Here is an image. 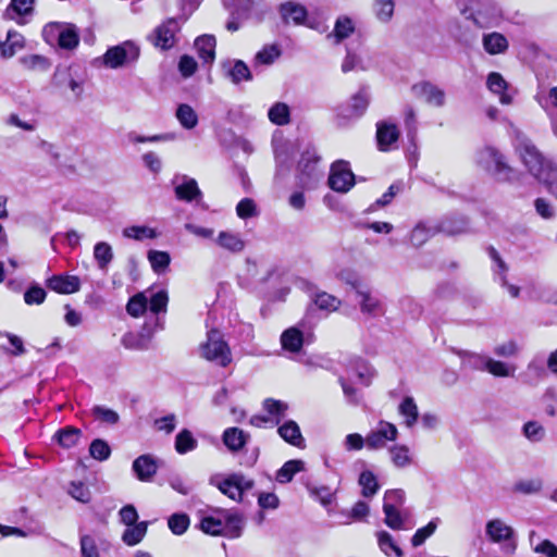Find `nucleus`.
Wrapping results in <instances>:
<instances>
[{
	"label": "nucleus",
	"mask_w": 557,
	"mask_h": 557,
	"mask_svg": "<svg viewBox=\"0 0 557 557\" xmlns=\"http://www.w3.org/2000/svg\"><path fill=\"white\" fill-rule=\"evenodd\" d=\"M459 11L481 28L490 27L500 16L499 7L491 0H457Z\"/></svg>",
	"instance_id": "obj_1"
},
{
	"label": "nucleus",
	"mask_w": 557,
	"mask_h": 557,
	"mask_svg": "<svg viewBox=\"0 0 557 557\" xmlns=\"http://www.w3.org/2000/svg\"><path fill=\"white\" fill-rule=\"evenodd\" d=\"M515 150L518 153L521 162L528 169L529 173L536 177L541 176L543 171L552 160L546 159L536 146L520 132L516 133L513 140Z\"/></svg>",
	"instance_id": "obj_2"
},
{
	"label": "nucleus",
	"mask_w": 557,
	"mask_h": 557,
	"mask_svg": "<svg viewBox=\"0 0 557 557\" xmlns=\"http://www.w3.org/2000/svg\"><path fill=\"white\" fill-rule=\"evenodd\" d=\"M199 354L203 359L220 367H227L232 362L230 346L218 330L207 333V339L199 345Z\"/></svg>",
	"instance_id": "obj_3"
},
{
	"label": "nucleus",
	"mask_w": 557,
	"mask_h": 557,
	"mask_svg": "<svg viewBox=\"0 0 557 557\" xmlns=\"http://www.w3.org/2000/svg\"><path fill=\"white\" fill-rule=\"evenodd\" d=\"M476 162L487 171H492L499 180L509 181L513 170L505 156L494 147H484L476 154Z\"/></svg>",
	"instance_id": "obj_4"
},
{
	"label": "nucleus",
	"mask_w": 557,
	"mask_h": 557,
	"mask_svg": "<svg viewBox=\"0 0 557 557\" xmlns=\"http://www.w3.org/2000/svg\"><path fill=\"white\" fill-rule=\"evenodd\" d=\"M222 2L224 8L231 12V17L225 25L230 33L239 30L240 18L259 12L263 5V0H222Z\"/></svg>",
	"instance_id": "obj_5"
},
{
	"label": "nucleus",
	"mask_w": 557,
	"mask_h": 557,
	"mask_svg": "<svg viewBox=\"0 0 557 557\" xmlns=\"http://www.w3.org/2000/svg\"><path fill=\"white\" fill-rule=\"evenodd\" d=\"M139 57L138 46L131 40L111 47L103 55V63L110 69H117L135 62Z\"/></svg>",
	"instance_id": "obj_6"
},
{
	"label": "nucleus",
	"mask_w": 557,
	"mask_h": 557,
	"mask_svg": "<svg viewBox=\"0 0 557 557\" xmlns=\"http://www.w3.org/2000/svg\"><path fill=\"white\" fill-rule=\"evenodd\" d=\"M398 430L395 424L381 420L374 429L366 436V446L369 449H382L387 442L397 440Z\"/></svg>",
	"instance_id": "obj_7"
},
{
	"label": "nucleus",
	"mask_w": 557,
	"mask_h": 557,
	"mask_svg": "<svg viewBox=\"0 0 557 557\" xmlns=\"http://www.w3.org/2000/svg\"><path fill=\"white\" fill-rule=\"evenodd\" d=\"M355 185V175L346 161L339 160L332 164L329 186L337 193H347Z\"/></svg>",
	"instance_id": "obj_8"
},
{
	"label": "nucleus",
	"mask_w": 557,
	"mask_h": 557,
	"mask_svg": "<svg viewBox=\"0 0 557 557\" xmlns=\"http://www.w3.org/2000/svg\"><path fill=\"white\" fill-rule=\"evenodd\" d=\"M253 482L240 473H234L218 484V488L235 502H240L243 493L252 487Z\"/></svg>",
	"instance_id": "obj_9"
},
{
	"label": "nucleus",
	"mask_w": 557,
	"mask_h": 557,
	"mask_svg": "<svg viewBox=\"0 0 557 557\" xmlns=\"http://www.w3.org/2000/svg\"><path fill=\"white\" fill-rule=\"evenodd\" d=\"M486 536L493 543H506L510 550H515V530L502 519H492L485 525Z\"/></svg>",
	"instance_id": "obj_10"
},
{
	"label": "nucleus",
	"mask_w": 557,
	"mask_h": 557,
	"mask_svg": "<svg viewBox=\"0 0 557 557\" xmlns=\"http://www.w3.org/2000/svg\"><path fill=\"white\" fill-rule=\"evenodd\" d=\"M356 296L360 311L370 317H379L384 314V305L379 297L373 295L369 288L362 286L357 288Z\"/></svg>",
	"instance_id": "obj_11"
},
{
	"label": "nucleus",
	"mask_w": 557,
	"mask_h": 557,
	"mask_svg": "<svg viewBox=\"0 0 557 557\" xmlns=\"http://www.w3.org/2000/svg\"><path fill=\"white\" fill-rule=\"evenodd\" d=\"M215 513H220L223 517L224 532L223 535L236 539L242 535L245 519L238 511L225 510L214 508Z\"/></svg>",
	"instance_id": "obj_12"
},
{
	"label": "nucleus",
	"mask_w": 557,
	"mask_h": 557,
	"mask_svg": "<svg viewBox=\"0 0 557 557\" xmlns=\"http://www.w3.org/2000/svg\"><path fill=\"white\" fill-rule=\"evenodd\" d=\"M486 86L491 92L499 96V102L502 104L507 106L512 102L516 91L509 87L508 83L499 73H490L486 79Z\"/></svg>",
	"instance_id": "obj_13"
},
{
	"label": "nucleus",
	"mask_w": 557,
	"mask_h": 557,
	"mask_svg": "<svg viewBox=\"0 0 557 557\" xmlns=\"http://www.w3.org/2000/svg\"><path fill=\"white\" fill-rule=\"evenodd\" d=\"M399 131L396 124L381 121L376 123V140L379 149L387 151L393 149L399 138Z\"/></svg>",
	"instance_id": "obj_14"
},
{
	"label": "nucleus",
	"mask_w": 557,
	"mask_h": 557,
	"mask_svg": "<svg viewBox=\"0 0 557 557\" xmlns=\"http://www.w3.org/2000/svg\"><path fill=\"white\" fill-rule=\"evenodd\" d=\"M157 331L153 326H151L150 322H146L143 326V330L138 334L127 333L122 338V344L125 348L144 350L149 347V343L153 336V333Z\"/></svg>",
	"instance_id": "obj_15"
},
{
	"label": "nucleus",
	"mask_w": 557,
	"mask_h": 557,
	"mask_svg": "<svg viewBox=\"0 0 557 557\" xmlns=\"http://www.w3.org/2000/svg\"><path fill=\"white\" fill-rule=\"evenodd\" d=\"M46 285L49 289L59 294H73L79 290L81 280L75 275H52L47 278Z\"/></svg>",
	"instance_id": "obj_16"
},
{
	"label": "nucleus",
	"mask_w": 557,
	"mask_h": 557,
	"mask_svg": "<svg viewBox=\"0 0 557 557\" xmlns=\"http://www.w3.org/2000/svg\"><path fill=\"white\" fill-rule=\"evenodd\" d=\"M148 296V307L149 311L154 314V317L151 320H148L147 322H150L151 326L154 329H162L163 323L161 321V318L159 317V313H164L166 311L168 306V294L164 290H159L157 293H150Z\"/></svg>",
	"instance_id": "obj_17"
},
{
	"label": "nucleus",
	"mask_w": 557,
	"mask_h": 557,
	"mask_svg": "<svg viewBox=\"0 0 557 557\" xmlns=\"http://www.w3.org/2000/svg\"><path fill=\"white\" fill-rule=\"evenodd\" d=\"M413 90L417 96L423 98L432 107L441 108L445 104V91L431 83L424 82L414 85Z\"/></svg>",
	"instance_id": "obj_18"
},
{
	"label": "nucleus",
	"mask_w": 557,
	"mask_h": 557,
	"mask_svg": "<svg viewBox=\"0 0 557 557\" xmlns=\"http://www.w3.org/2000/svg\"><path fill=\"white\" fill-rule=\"evenodd\" d=\"M34 3L35 0H11L3 16L4 18L16 21L18 24H25V17L34 11Z\"/></svg>",
	"instance_id": "obj_19"
},
{
	"label": "nucleus",
	"mask_w": 557,
	"mask_h": 557,
	"mask_svg": "<svg viewBox=\"0 0 557 557\" xmlns=\"http://www.w3.org/2000/svg\"><path fill=\"white\" fill-rule=\"evenodd\" d=\"M370 102V96L366 88H361L355 94L347 107L343 111V115L348 119H356L363 115Z\"/></svg>",
	"instance_id": "obj_20"
},
{
	"label": "nucleus",
	"mask_w": 557,
	"mask_h": 557,
	"mask_svg": "<svg viewBox=\"0 0 557 557\" xmlns=\"http://www.w3.org/2000/svg\"><path fill=\"white\" fill-rule=\"evenodd\" d=\"M132 468L138 480L147 482L157 473L158 465L151 455H141L133 461Z\"/></svg>",
	"instance_id": "obj_21"
},
{
	"label": "nucleus",
	"mask_w": 557,
	"mask_h": 557,
	"mask_svg": "<svg viewBox=\"0 0 557 557\" xmlns=\"http://www.w3.org/2000/svg\"><path fill=\"white\" fill-rule=\"evenodd\" d=\"M249 438V433L236 426L225 429L222 435L223 444L232 453L242 450Z\"/></svg>",
	"instance_id": "obj_22"
},
{
	"label": "nucleus",
	"mask_w": 557,
	"mask_h": 557,
	"mask_svg": "<svg viewBox=\"0 0 557 557\" xmlns=\"http://www.w3.org/2000/svg\"><path fill=\"white\" fill-rule=\"evenodd\" d=\"M280 14L286 24L299 25L306 21L307 10L298 2L287 1L280 5Z\"/></svg>",
	"instance_id": "obj_23"
},
{
	"label": "nucleus",
	"mask_w": 557,
	"mask_h": 557,
	"mask_svg": "<svg viewBox=\"0 0 557 557\" xmlns=\"http://www.w3.org/2000/svg\"><path fill=\"white\" fill-rule=\"evenodd\" d=\"M219 247L232 253H239L245 248V240L237 233L231 231H222L215 238Z\"/></svg>",
	"instance_id": "obj_24"
},
{
	"label": "nucleus",
	"mask_w": 557,
	"mask_h": 557,
	"mask_svg": "<svg viewBox=\"0 0 557 557\" xmlns=\"http://www.w3.org/2000/svg\"><path fill=\"white\" fill-rule=\"evenodd\" d=\"M484 366V370L497 377H509L513 376L516 367L512 364L505 363L499 360H495L488 357H475Z\"/></svg>",
	"instance_id": "obj_25"
},
{
	"label": "nucleus",
	"mask_w": 557,
	"mask_h": 557,
	"mask_svg": "<svg viewBox=\"0 0 557 557\" xmlns=\"http://www.w3.org/2000/svg\"><path fill=\"white\" fill-rule=\"evenodd\" d=\"M277 433L285 442L295 447L302 448L305 446V440L301 435L300 428L293 420H288L282 424L277 429Z\"/></svg>",
	"instance_id": "obj_26"
},
{
	"label": "nucleus",
	"mask_w": 557,
	"mask_h": 557,
	"mask_svg": "<svg viewBox=\"0 0 557 557\" xmlns=\"http://www.w3.org/2000/svg\"><path fill=\"white\" fill-rule=\"evenodd\" d=\"M282 347L290 352H298L304 345V334L298 326L285 330L281 335Z\"/></svg>",
	"instance_id": "obj_27"
},
{
	"label": "nucleus",
	"mask_w": 557,
	"mask_h": 557,
	"mask_svg": "<svg viewBox=\"0 0 557 557\" xmlns=\"http://www.w3.org/2000/svg\"><path fill=\"white\" fill-rule=\"evenodd\" d=\"M175 196L187 202L201 197V190L195 178L183 176V182L175 187Z\"/></svg>",
	"instance_id": "obj_28"
},
{
	"label": "nucleus",
	"mask_w": 557,
	"mask_h": 557,
	"mask_svg": "<svg viewBox=\"0 0 557 557\" xmlns=\"http://www.w3.org/2000/svg\"><path fill=\"white\" fill-rule=\"evenodd\" d=\"M211 512L212 513L201 516L199 523L200 530L213 536L223 535V517L220 513H215L214 509H211Z\"/></svg>",
	"instance_id": "obj_29"
},
{
	"label": "nucleus",
	"mask_w": 557,
	"mask_h": 557,
	"mask_svg": "<svg viewBox=\"0 0 557 557\" xmlns=\"http://www.w3.org/2000/svg\"><path fill=\"white\" fill-rule=\"evenodd\" d=\"M437 233L447 235L462 234L468 230V221L463 216H448L436 224Z\"/></svg>",
	"instance_id": "obj_30"
},
{
	"label": "nucleus",
	"mask_w": 557,
	"mask_h": 557,
	"mask_svg": "<svg viewBox=\"0 0 557 557\" xmlns=\"http://www.w3.org/2000/svg\"><path fill=\"white\" fill-rule=\"evenodd\" d=\"M346 38L351 39V40L349 42L345 44L347 54L342 63V70L345 73L357 67V65L359 63V59L356 54V50L360 46V42H359L358 38H356V37H336L335 44L339 45L342 42V39H346Z\"/></svg>",
	"instance_id": "obj_31"
},
{
	"label": "nucleus",
	"mask_w": 557,
	"mask_h": 557,
	"mask_svg": "<svg viewBox=\"0 0 557 557\" xmlns=\"http://www.w3.org/2000/svg\"><path fill=\"white\" fill-rule=\"evenodd\" d=\"M198 57L205 63H212L215 59V37H196L194 42Z\"/></svg>",
	"instance_id": "obj_32"
},
{
	"label": "nucleus",
	"mask_w": 557,
	"mask_h": 557,
	"mask_svg": "<svg viewBox=\"0 0 557 557\" xmlns=\"http://www.w3.org/2000/svg\"><path fill=\"white\" fill-rule=\"evenodd\" d=\"M437 233L436 224L428 225L425 222L418 223L410 233V243L414 247H420Z\"/></svg>",
	"instance_id": "obj_33"
},
{
	"label": "nucleus",
	"mask_w": 557,
	"mask_h": 557,
	"mask_svg": "<svg viewBox=\"0 0 557 557\" xmlns=\"http://www.w3.org/2000/svg\"><path fill=\"white\" fill-rule=\"evenodd\" d=\"M263 409L268 412L269 417L271 418L272 424L277 425L281 422V420L285 417L286 411L288 410V405L282 400L267 398L263 401Z\"/></svg>",
	"instance_id": "obj_34"
},
{
	"label": "nucleus",
	"mask_w": 557,
	"mask_h": 557,
	"mask_svg": "<svg viewBox=\"0 0 557 557\" xmlns=\"http://www.w3.org/2000/svg\"><path fill=\"white\" fill-rule=\"evenodd\" d=\"M391 460L397 468H406L413 461L410 448L407 445H394L389 448Z\"/></svg>",
	"instance_id": "obj_35"
},
{
	"label": "nucleus",
	"mask_w": 557,
	"mask_h": 557,
	"mask_svg": "<svg viewBox=\"0 0 557 557\" xmlns=\"http://www.w3.org/2000/svg\"><path fill=\"white\" fill-rule=\"evenodd\" d=\"M94 258L100 270L104 271L113 260V249L107 242H99L94 247Z\"/></svg>",
	"instance_id": "obj_36"
},
{
	"label": "nucleus",
	"mask_w": 557,
	"mask_h": 557,
	"mask_svg": "<svg viewBox=\"0 0 557 557\" xmlns=\"http://www.w3.org/2000/svg\"><path fill=\"white\" fill-rule=\"evenodd\" d=\"M535 178L545 185L548 193L557 198V164L555 162L550 161L548 164H546L542 175L536 176Z\"/></svg>",
	"instance_id": "obj_37"
},
{
	"label": "nucleus",
	"mask_w": 557,
	"mask_h": 557,
	"mask_svg": "<svg viewBox=\"0 0 557 557\" xmlns=\"http://www.w3.org/2000/svg\"><path fill=\"white\" fill-rule=\"evenodd\" d=\"M399 413L405 418V424L407 428H412L419 417L418 406L414 403V399L410 396L404 398V400L399 405Z\"/></svg>",
	"instance_id": "obj_38"
},
{
	"label": "nucleus",
	"mask_w": 557,
	"mask_h": 557,
	"mask_svg": "<svg viewBox=\"0 0 557 557\" xmlns=\"http://www.w3.org/2000/svg\"><path fill=\"white\" fill-rule=\"evenodd\" d=\"M305 469V463L301 460L294 459L286 461L276 473V481L280 483H288L293 480L294 475Z\"/></svg>",
	"instance_id": "obj_39"
},
{
	"label": "nucleus",
	"mask_w": 557,
	"mask_h": 557,
	"mask_svg": "<svg viewBox=\"0 0 557 557\" xmlns=\"http://www.w3.org/2000/svg\"><path fill=\"white\" fill-rule=\"evenodd\" d=\"M175 115L180 124L186 129H193L198 124V115L189 104H180Z\"/></svg>",
	"instance_id": "obj_40"
},
{
	"label": "nucleus",
	"mask_w": 557,
	"mask_h": 557,
	"mask_svg": "<svg viewBox=\"0 0 557 557\" xmlns=\"http://www.w3.org/2000/svg\"><path fill=\"white\" fill-rule=\"evenodd\" d=\"M147 528L148 523L146 521L127 527L122 535L123 542L129 546L138 544L146 535Z\"/></svg>",
	"instance_id": "obj_41"
},
{
	"label": "nucleus",
	"mask_w": 557,
	"mask_h": 557,
	"mask_svg": "<svg viewBox=\"0 0 557 557\" xmlns=\"http://www.w3.org/2000/svg\"><path fill=\"white\" fill-rule=\"evenodd\" d=\"M189 15L182 12L178 17H169L154 29V35H175L181 30L183 23L187 21Z\"/></svg>",
	"instance_id": "obj_42"
},
{
	"label": "nucleus",
	"mask_w": 557,
	"mask_h": 557,
	"mask_svg": "<svg viewBox=\"0 0 557 557\" xmlns=\"http://www.w3.org/2000/svg\"><path fill=\"white\" fill-rule=\"evenodd\" d=\"M268 116L275 125H286L290 120L289 107L284 102H276L270 108Z\"/></svg>",
	"instance_id": "obj_43"
},
{
	"label": "nucleus",
	"mask_w": 557,
	"mask_h": 557,
	"mask_svg": "<svg viewBox=\"0 0 557 557\" xmlns=\"http://www.w3.org/2000/svg\"><path fill=\"white\" fill-rule=\"evenodd\" d=\"M79 32L72 23L50 22L45 25L42 35H78Z\"/></svg>",
	"instance_id": "obj_44"
},
{
	"label": "nucleus",
	"mask_w": 557,
	"mask_h": 557,
	"mask_svg": "<svg viewBox=\"0 0 557 557\" xmlns=\"http://www.w3.org/2000/svg\"><path fill=\"white\" fill-rule=\"evenodd\" d=\"M197 447V441L191 432L187 429L182 430L175 437V449L178 454L184 455Z\"/></svg>",
	"instance_id": "obj_45"
},
{
	"label": "nucleus",
	"mask_w": 557,
	"mask_h": 557,
	"mask_svg": "<svg viewBox=\"0 0 557 557\" xmlns=\"http://www.w3.org/2000/svg\"><path fill=\"white\" fill-rule=\"evenodd\" d=\"M395 9V2L394 0H374L372 10L375 15V17L381 22H388L393 14Z\"/></svg>",
	"instance_id": "obj_46"
},
{
	"label": "nucleus",
	"mask_w": 557,
	"mask_h": 557,
	"mask_svg": "<svg viewBox=\"0 0 557 557\" xmlns=\"http://www.w3.org/2000/svg\"><path fill=\"white\" fill-rule=\"evenodd\" d=\"M148 307V296L146 293H138L133 296L127 305L126 311L129 315L134 318H138L147 310Z\"/></svg>",
	"instance_id": "obj_47"
},
{
	"label": "nucleus",
	"mask_w": 557,
	"mask_h": 557,
	"mask_svg": "<svg viewBox=\"0 0 557 557\" xmlns=\"http://www.w3.org/2000/svg\"><path fill=\"white\" fill-rule=\"evenodd\" d=\"M190 524L188 515L183 512H176L169 517L168 525L171 532L175 535L184 534Z\"/></svg>",
	"instance_id": "obj_48"
},
{
	"label": "nucleus",
	"mask_w": 557,
	"mask_h": 557,
	"mask_svg": "<svg viewBox=\"0 0 557 557\" xmlns=\"http://www.w3.org/2000/svg\"><path fill=\"white\" fill-rule=\"evenodd\" d=\"M383 511L385 513V523L391 529L399 530L405 528V519L397 508H394V504H384Z\"/></svg>",
	"instance_id": "obj_49"
},
{
	"label": "nucleus",
	"mask_w": 557,
	"mask_h": 557,
	"mask_svg": "<svg viewBox=\"0 0 557 557\" xmlns=\"http://www.w3.org/2000/svg\"><path fill=\"white\" fill-rule=\"evenodd\" d=\"M123 236L136 240H144L147 238L153 239L158 236L156 230L148 226L134 225L123 230Z\"/></svg>",
	"instance_id": "obj_50"
},
{
	"label": "nucleus",
	"mask_w": 557,
	"mask_h": 557,
	"mask_svg": "<svg viewBox=\"0 0 557 557\" xmlns=\"http://www.w3.org/2000/svg\"><path fill=\"white\" fill-rule=\"evenodd\" d=\"M359 484L362 487V495L364 497H372L379 490L376 476L369 470L361 472Z\"/></svg>",
	"instance_id": "obj_51"
},
{
	"label": "nucleus",
	"mask_w": 557,
	"mask_h": 557,
	"mask_svg": "<svg viewBox=\"0 0 557 557\" xmlns=\"http://www.w3.org/2000/svg\"><path fill=\"white\" fill-rule=\"evenodd\" d=\"M487 253L490 258L494 261L495 268L494 273L498 277L500 285L507 284L506 273L508 271V267L506 262L502 259L500 255L494 247H488Z\"/></svg>",
	"instance_id": "obj_52"
},
{
	"label": "nucleus",
	"mask_w": 557,
	"mask_h": 557,
	"mask_svg": "<svg viewBox=\"0 0 557 557\" xmlns=\"http://www.w3.org/2000/svg\"><path fill=\"white\" fill-rule=\"evenodd\" d=\"M148 260L154 272H163L170 264V255L165 251L150 250L148 252Z\"/></svg>",
	"instance_id": "obj_53"
},
{
	"label": "nucleus",
	"mask_w": 557,
	"mask_h": 557,
	"mask_svg": "<svg viewBox=\"0 0 557 557\" xmlns=\"http://www.w3.org/2000/svg\"><path fill=\"white\" fill-rule=\"evenodd\" d=\"M227 76L234 84L251 79L250 70L243 61H236L227 71Z\"/></svg>",
	"instance_id": "obj_54"
},
{
	"label": "nucleus",
	"mask_w": 557,
	"mask_h": 557,
	"mask_svg": "<svg viewBox=\"0 0 557 557\" xmlns=\"http://www.w3.org/2000/svg\"><path fill=\"white\" fill-rule=\"evenodd\" d=\"M313 301L319 309L326 311H335L341 306V300L338 298L325 292L315 294Z\"/></svg>",
	"instance_id": "obj_55"
},
{
	"label": "nucleus",
	"mask_w": 557,
	"mask_h": 557,
	"mask_svg": "<svg viewBox=\"0 0 557 557\" xmlns=\"http://www.w3.org/2000/svg\"><path fill=\"white\" fill-rule=\"evenodd\" d=\"M81 437V430L76 428H65L57 434L59 444L62 447L71 448L75 446Z\"/></svg>",
	"instance_id": "obj_56"
},
{
	"label": "nucleus",
	"mask_w": 557,
	"mask_h": 557,
	"mask_svg": "<svg viewBox=\"0 0 557 557\" xmlns=\"http://www.w3.org/2000/svg\"><path fill=\"white\" fill-rule=\"evenodd\" d=\"M483 47L490 54L503 53L508 48L507 37H483Z\"/></svg>",
	"instance_id": "obj_57"
},
{
	"label": "nucleus",
	"mask_w": 557,
	"mask_h": 557,
	"mask_svg": "<svg viewBox=\"0 0 557 557\" xmlns=\"http://www.w3.org/2000/svg\"><path fill=\"white\" fill-rule=\"evenodd\" d=\"M89 454L94 459L104 461L110 457L111 448L106 441L97 438L91 442Z\"/></svg>",
	"instance_id": "obj_58"
},
{
	"label": "nucleus",
	"mask_w": 557,
	"mask_h": 557,
	"mask_svg": "<svg viewBox=\"0 0 557 557\" xmlns=\"http://www.w3.org/2000/svg\"><path fill=\"white\" fill-rule=\"evenodd\" d=\"M542 487L543 481L539 478H534L517 482L513 486V491L521 494H536L541 492Z\"/></svg>",
	"instance_id": "obj_59"
},
{
	"label": "nucleus",
	"mask_w": 557,
	"mask_h": 557,
	"mask_svg": "<svg viewBox=\"0 0 557 557\" xmlns=\"http://www.w3.org/2000/svg\"><path fill=\"white\" fill-rule=\"evenodd\" d=\"M523 435L531 442H541L545 435L546 431L544 426L537 421H529L523 425Z\"/></svg>",
	"instance_id": "obj_60"
},
{
	"label": "nucleus",
	"mask_w": 557,
	"mask_h": 557,
	"mask_svg": "<svg viewBox=\"0 0 557 557\" xmlns=\"http://www.w3.org/2000/svg\"><path fill=\"white\" fill-rule=\"evenodd\" d=\"M534 209L537 215L544 220H553L556 216L555 206L546 198H536L534 200Z\"/></svg>",
	"instance_id": "obj_61"
},
{
	"label": "nucleus",
	"mask_w": 557,
	"mask_h": 557,
	"mask_svg": "<svg viewBox=\"0 0 557 557\" xmlns=\"http://www.w3.org/2000/svg\"><path fill=\"white\" fill-rule=\"evenodd\" d=\"M438 519H434L430 521L425 527L420 528L416 531L413 536L411 537V544L414 547L422 545L426 539H429L437 528Z\"/></svg>",
	"instance_id": "obj_62"
},
{
	"label": "nucleus",
	"mask_w": 557,
	"mask_h": 557,
	"mask_svg": "<svg viewBox=\"0 0 557 557\" xmlns=\"http://www.w3.org/2000/svg\"><path fill=\"white\" fill-rule=\"evenodd\" d=\"M20 62L23 64L24 67L33 71L45 72L48 71V69L50 67L49 61L46 58L37 54L21 58Z\"/></svg>",
	"instance_id": "obj_63"
},
{
	"label": "nucleus",
	"mask_w": 557,
	"mask_h": 557,
	"mask_svg": "<svg viewBox=\"0 0 557 557\" xmlns=\"http://www.w3.org/2000/svg\"><path fill=\"white\" fill-rule=\"evenodd\" d=\"M281 55V49L276 45L264 47L256 54V62L259 64H272Z\"/></svg>",
	"instance_id": "obj_64"
}]
</instances>
